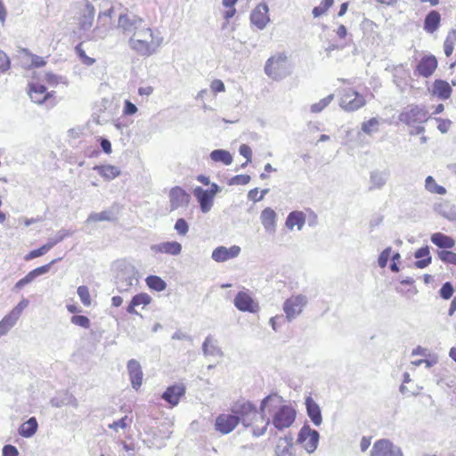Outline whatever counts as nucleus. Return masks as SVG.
<instances>
[{
    "instance_id": "obj_1",
    "label": "nucleus",
    "mask_w": 456,
    "mask_h": 456,
    "mask_svg": "<svg viewBox=\"0 0 456 456\" xmlns=\"http://www.w3.org/2000/svg\"><path fill=\"white\" fill-rule=\"evenodd\" d=\"M251 428L256 436H262L267 429L269 419L259 412L249 402H237L231 408V413L219 414L215 421V429L222 435L232 432L240 422Z\"/></svg>"
},
{
    "instance_id": "obj_2",
    "label": "nucleus",
    "mask_w": 456,
    "mask_h": 456,
    "mask_svg": "<svg viewBox=\"0 0 456 456\" xmlns=\"http://www.w3.org/2000/svg\"><path fill=\"white\" fill-rule=\"evenodd\" d=\"M263 410L267 409L272 413V421L273 426L282 430L289 428L296 419L295 409L286 404L283 398L277 394H272L266 396L261 404Z\"/></svg>"
},
{
    "instance_id": "obj_3",
    "label": "nucleus",
    "mask_w": 456,
    "mask_h": 456,
    "mask_svg": "<svg viewBox=\"0 0 456 456\" xmlns=\"http://www.w3.org/2000/svg\"><path fill=\"white\" fill-rule=\"evenodd\" d=\"M163 43L160 33H155L147 24L128 39V45L141 56L149 57L156 53Z\"/></svg>"
},
{
    "instance_id": "obj_4",
    "label": "nucleus",
    "mask_w": 456,
    "mask_h": 456,
    "mask_svg": "<svg viewBox=\"0 0 456 456\" xmlns=\"http://www.w3.org/2000/svg\"><path fill=\"white\" fill-rule=\"evenodd\" d=\"M265 74L272 79L279 81L291 73V64L284 53L270 57L265 66Z\"/></svg>"
},
{
    "instance_id": "obj_5",
    "label": "nucleus",
    "mask_w": 456,
    "mask_h": 456,
    "mask_svg": "<svg viewBox=\"0 0 456 456\" xmlns=\"http://www.w3.org/2000/svg\"><path fill=\"white\" fill-rule=\"evenodd\" d=\"M147 25L146 20L134 12L126 9L118 19V28L121 34L128 39L131 38L139 29Z\"/></svg>"
},
{
    "instance_id": "obj_6",
    "label": "nucleus",
    "mask_w": 456,
    "mask_h": 456,
    "mask_svg": "<svg viewBox=\"0 0 456 456\" xmlns=\"http://www.w3.org/2000/svg\"><path fill=\"white\" fill-rule=\"evenodd\" d=\"M399 120L407 126L422 124L428 120V111L424 107L410 105L405 110L400 113Z\"/></svg>"
},
{
    "instance_id": "obj_7",
    "label": "nucleus",
    "mask_w": 456,
    "mask_h": 456,
    "mask_svg": "<svg viewBox=\"0 0 456 456\" xmlns=\"http://www.w3.org/2000/svg\"><path fill=\"white\" fill-rule=\"evenodd\" d=\"M307 303L306 297L303 295H292L283 304V311L288 320L300 314Z\"/></svg>"
},
{
    "instance_id": "obj_8",
    "label": "nucleus",
    "mask_w": 456,
    "mask_h": 456,
    "mask_svg": "<svg viewBox=\"0 0 456 456\" xmlns=\"http://www.w3.org/2000/svg\"><path fill=\"white\" fill-rule=\"evenodd\" d=\"M370 456H403L401 449L388 439L376 441L371 448Z\"/></svg>"
},
{
    "instance_id": "obj_9",
    "label": "nucleus",
    "mask_w": 456,
    "mask_h": 456,
    "mask_svg": "<svg viewBox=\"0 0 456 456\" xmlns=\"http://www.w3.org/2000/svg\"><path fill=\"white\" fill-rule=\"evenodd\" d=\"M297 441L307 452H312L317 447L319 433L309 426H304L298 434Z\"/></svg>"
},
{
    "instance_id": "obj_10",
    "label": "nucleus",
    "mask_w": 456,
    "mask_h": 456,
    "mask_svg": "<svg viewBox=\"0 0 456 456\" xmlns=\"http://www.w3.org/2000/svg\"><path fill=\"white\" fill-rule=\"evenodd\" d=\"M234 305L241 312L256 313L258 303L254 300L248 290L240 291L234 297Z\"/></svg>"
},
{
    "instance_id": "obj_11",
    "label": "nucleus",
    "mask_w": 456,
    "mask_h": 456,
    "mask_svg": "<svg viewBox=\"0 0 456 456\" xmlns=\"http://www.w3.org/2000/svg\"><path fill=\"white\" fill-rule=\"evenodd\" d=\"M364 104V98L357 92L353 90L345 93L340 101V106L347 111L356 110L362 107Z\"/></svg>"
},
{
    "instance_id": "obj_12",
    "label": "nucleus",
    "mask_w": 456,
    "mask_h": 456,
    "mask_svg": "<svg viewBox=\"0 0 456 456\" xmlns=\"http://www.w3.org/2000/svg\"><path fill=\"white\" fill-rule=\"evenodd\" d=\"M111 12L112 10L109 9L99 14L98 21L101 22V25L96 26V28L93 30V39H103L108 36L110 29Z\"/></svg>"
},
{
    "instance_id": "obj_13",
    "label": "nucleus",
    "mask_w": 456,
    "mask_h": 456,
    "mask_svg": "<svg viewBox=\"0 0 456 456\" xmlns=\"http://www.w3.org/2000/svg\"><path fill=\"white\" fill-rule=\"evenodd\" d=\"M268 11L266 4H260L251 12L250 20L259 29H264L270 20Z\"/></svg>"
},
{
    "instance_id": "obj_14",
    "label": "nucleus",
    "mask_w": 456,
    "mask_h": 456,
    "mask_svg": "<svg viewBox=\"0 0 456 456\" xmlns=\"http://www.w3.org/2000/svg\"><path fill=\"white\" fill-rule=\"evenodd\" d=\"M127 370L133 388L138 390L142 384V370L138 361L131 359L127 362Z\"/></svg>"
},
{
    "instance_id": "obj_15",
    "label": "nucleus",
    "mask_w": 456,
    "mask_h": 456,
    "mask_svg": "<svg viewBox=\"0 0 456 456\" xmlns=\"http://www.w3.org/2000/svg\"><path fill=\"white\" fill-rule=\"evenodd\" d=\"M240 253V248L239 246L233 245L230 248L220 246L212 252V258L216 262L220 263L234 258L238 256Z\"/></svg>"
},
{
    "instance_id": "obj_16",
    "label": "nucleus",
    "mask_w": 456,
    "mask_h": 456,
    "mask_svg": "<svg viewBox=\"0 0 456 456\" xmlns=\"http://www.w3.org/2000/svg\"><path fill=\"white\" fill-rule=\"evenodd\" d=\"M95 9L92 4L86 2L84 8L81 10L79 17V28L82 30H89L94 23Z\"/></svg>"
},
{
    "instance_id": "obj_17",
    "label": "nucleus",
    "mask_w": 456,
    "mask_h": 456,
    "mask_svg": "<svg viewBox=\"0 0 456 456\" xmlns=\"http://www.w3.org/2000/svg\"><path fill=\"white\" fill-rule=\"evenodd\" d=\"M185 394V387L183 385H174L167 388L163 393L162 398L167 402L171 406H175L180 402V399Z\"/></svg>"
},
{
    "instance_id": "obj_18",
    "label": "nucleus",
    "mask_w": 456,
    "mask_h": 456,
    "mask_svg": "<svg viewBox=\"0 0 456 456\" xmlns=\"http://www.w3.org/2000/svg\"><path fill=\"white\" fill-rule=\"evenodd\" d=\"M437 68V60L434 55H425L419 61L417 70L423 77H430Z\"/></svg>"
},
{
    "instance_id": "obj_19",
    "label": "nucleus",
    "mask_w": 456,
    "mask_h": 456,
    "mask_svg": "<svg viewBox=\"0 0 456 456\" xmlns=\"http://www.w3.org/2000/svg\"><path fill=\"white\" fill-rule=\"evenodd\" d=\"M390 176L388 169H375L370 173V190H380L387 183Z\"/></svg>"
},
{
    "instance_id": "obj_20",
    "label": "nucleus",
    "mask_w": 456,
    "mask_h": 456,
    "mask_svg": "<svg viewBox=\"0 0 456 456\" xmlns=\"http://www.w3.org/2000/svg\"><path fill=\"white\" fill-rule=\"evenodd\" d=\"M28 86L29 97L35 103L42 104L51 96V94L46 93V87L44 85L30 83Z\"/></svg>"
},
{
    "instance_id": "obj_21",
    "label": "nucleus",
    "mask_w": 456,
    "mask_h": 456,
    "mask_svg": "<svg viewBox=\"0 0 456 456\" xmlns=\"http://www.w3.org/2000/svg\"><path fill=\"white\" fill-rule=\"evenodd\" d=\"M57 260L56 259H53L52 260L50 263H48L47 265H42L40 267H37L32 271H30L25 277H23L22 279H20L16 284H15V288L17 289H20L22 288L24 285L31 282L36 277L39 276V275H42L44 273H46L49 272L50 270V267L52 266V265H53Z\"/></svg>"
},
{
    "instance_id": "obj_22",
    "label": "nucleus",
    "mask_w": 456,
    "mask_h": 456,
    "mask_svg": "<svg viewBox=\"0 0 456 456\" xmlns=\"http://www.w3.org/2000/svg\"><path fill=\"white\" fill-rule=\"evenodd\" d=\"M151 250L155 253L176 256L180 254L182 246L176 241H167L151 246Z\"/></svg>"
},
{
    "instance_id": "obj_23",
    "label": "nucleus",
    "mask_w": 456,
    "mask_h": 456,
    "mask_svg": "<svg viewBox=\"0 0 456 456\" xmlns=\"http://www.w3.org/2000/svg\"><path fill=\"white\" fill-rule=\"evenodd\" d=\"M20 314V309L17 307L12 309L7 315H5L0 322V337L5 335L8 330L13 327L18 321Z\"/></svg>"
},
{
    "instance_id": "obj_24",
    "label": "nucleus",
    "mask_w": 456,
    "mask_h": 456,
    "mask_svg": "<svg viewBox=\"0 0 456 456\" xmlns=\"http://www.w3.org/2000/svg\"><path fill=\"white\" fill-rule=\"evenodd\" d=\"M452 87L445 80L436 79L433 83L432 94L441 100H447L452 94Z\"/></svg>"
},
{
    "instance_id": "obj_25",
    "label": "nucleus",
    "mask_w": 456,
    "mask_h": 456,
    "mask_svg": "<svg viewBox=\"0 0 456 456\" xmlns=\"http://www.w3.org/2000/svg\"><path fill=\"white\" fill-rule=\"evenodd\" d=\"M151 302V297L147 293H139L134 296L126 308V312L131 314H138L136 307L142 305L145 307Z\"/></svg>"
},
{
    "instance_id": "obj_26",
    "label": "nucleus",
    "mask_w": 456,
    "mask_h": 456,
    "mask_svg": "<svg viewBox=\"0 0 456 456\" xmlns=\"http://www.w3.org/2000/svg\"><path fill=\"white\" fill-rule=\"evenodd\" d=\"M305 405L307 410V414L310 417L313 423L316 426L321 425L322 421L321 409L316 402L311 397L308 396L305 399Z\"/></svg>"
},
{
    "instance_id": "obj_27",
    "label": "nucleus",
    "mask_w": 456,
    "mask_h": 456,
    "mask_svg": "<svg viewBox=\"0 0 456 456\" xmlns=\"http://www.w3.org/2000/svg\"><path fill=\"white\" fill-rule=\"evenodd\" d=\"M440 22H441L440 13L436 10H432L425 17L424 29L428 33L432 34L438 29V28L440 26Z\"/></svg>"
},
{
    "instance_id": "obj_28",
    "label": "nucleus",
    "mask_w": 456,
    "mask_h": 456,
    "mask_svg": "<svg viewBox=\"0 0 456 456\" xmlns=\"http://www.w3.org/2000/svg\"><path fill=\"white\" fill-rule=\"evenodd\" d=\"M221 188L216 183H211L210 187L207 190L197 186L193 190V194L197 200H213Z\"/></svg>"
},
{
    "instance_id": "obj_29",
    "label": "nucleus",
    "mask_w": 456,
    "mask_h": 456,
    "mask_svg": "<svg viewBox=\"0 0 456 456\" xmlns=\"http://www.w3.org/2000/svg\"><path fill=\"white\" fill-rule=\"evenodd\" d=\"M430 240L433 244L440 248H452L455 245V240L452 237L442 232L433 233Z\"/></svg>"
},
{
    "instance_id": "obj_30",
    "label": "nucleus",
    "mask_w": 456,
    "mask_h": 456,
    "mask_svg": "<svg viewBox=\"0 0 456 456\" xmlns=\"http://www.w3.org/2000/svg\"><path fill=\"white\" fill-rule=\"evenodd\" d=\"M414 256L418 259L415 262V266L417 268H420V269L425 268L431 263L432 257L430 256L428 247H422V248H419L415 252Z\"/></svg>"
},
{
    "instance_id": "obj_31",
    "label": "nucleus",
    "mask_w": 456,
    "mask_h": 456,
    "mask_svg": "<svg viewBox=\"0 0 456 456\" xmlns=\"http://www.w3.org/2000/svg\"><path fill=\"white\" fill-rule=\"evenodd\" d=\"M38 425L37 419L31 417L19 428V434L23 437L32 436L37 430Z\"/></svg>"
},
{
    "instance_id": "obj_32",
    "label": "nucleus",
    "mask_w": 456,
    "mask_h": 456,
    "mask_svg": "<svg viewBox=\"0 0 456 456\" xmlns=\"http://www.w3.org/2000/svg\"><path fill=\"white\" fill-rule=\"evenodd\" d=\"M305 215L302 212L299 211H294L291 212L286 221V225L289 229H293L294 227H297V229H301L303 225L305 224Z\"/></svg>"
},
{
    "instance_id": "obj_33",
    "label": "nucleus",
    "mask_w": 456,
    "mask_h": 456,
    "mask_svg": "<svg viewBox=\"0 0 456 456\" xmlns=\"http://www.w3.org/2000/svg\"><path fill=\"white\" fill-rule=\"evenodd\" d=\"M94 169L97 170L98 174L107 180H112L120 175L118 167L111 165L95 166Z\"/></svg>"
},
{
    "instance_id": "obj_34",
    "label": "nucleus",
    "mask_w": 456,
    "mask_h": 456,
    "mask_svg": "<svg viewBox=\"0 0 456 456\" xmlns=\"http://www.w3.org/2000/svg\"><path fill=\"white\" fill-rule=\"evenodd\" d=\"M60 240H50L48 241L46 244L43 245L42 247H40L39 248H37V249H34V250H31L29 253H28L25 256H24V260L25 261H29V260H32L36 257H39L43 255H45V253H47L54 245H56L58 243Z\"/></svg>"
},
{
    "instance_id": "obj_35",
    "label": "nucleus",
    "mask_w": 456,
    "mask_h": 456,
    "mask_svg": "<svg viewBox=\"0 0 456 456\" xmlns=\"http://www.w3.org/2000/svg\"><path fill=\"white\" fill-rule=\"evenodd\" d=\"M210 158L215 162H221L227 166L232 162V154L228 151L222 149L212 151L210 153Z\"/></svg>"
},
{
    "instance_id": "obj_36",
    "label": "nucleus",
    "mask_w": 456,
    "mask_h": 456,
    "mask_svg": "<svg viewBox=\"0 0 456 456\" xmlns=\"http://www.w3.org/2000/svg\"><path fill=\"white\" fill-rule=\"evenodd\" d=\"M276 214L271 208H265L261 214V222L266 230H273L275 225Z\"/></svg>"
},
{
    "instance_id": "obj_37",
    "label": "nucleus",
    "mask_w": 456,
    "mask_h": 456,
    "mask_svg": "<svg viewBox=\"0 0 456 456\" xmlns=\"http://www.w3.org/2000/svg\"><path fill=\"white\" fill-rule=\"evenodd\" d=\"M146 284L150 289L159 292L163 291L167 287L166 282L160 277L156 275L147 277Z\"/></svg>"
},
{
    "instance_id": "obj_38",
    "label": "nucleus",
    "mask_w": 456,
    "mask_h": 456,
    "mask_svg": "<svg viewBox=\"0 0 456 456\" xmlns=\"http://www.w3.org/2000/svg\"><path fill=\"white\" fill-rule=\"evenodd\" d=\"M455 41H456V30L452 29L448 33V35L444 40V53L447 57L452 55L453 49H454Z\"/></svg>"
},
{
    "instance_id": "obj_39",
    "label": "nucleus",
    "mask_w": 456,
    "mask_h": 456,
    "mask_svg": "<svg viewBox=\"0 0 456 456\" xmlns=\"http://www.w3.org/2000/svg\"><path fill=\"white\" fill-rule=\"evenodd\" d=\"M425 187L426 189L433 193H436L439 195H444L446 192V190L444 187L436 184L435 179L432 176H428L425 182Z\"/></svg>"
},
{
    "instance_id": "obj_40",
    "label": "nucleus",
    "mask_w": 456,
    "mask_h": 456,
    "mask_svg": "<svg viewBox=\"0 0 456 456\" xmlns=\"http://www.w3.org/2000/svg\"><path fill=\"white\" fill-rule=\"evenodd\" d=\"M379 122L376 118H371L362 124V131L370 135L372 133L378 132Z\"/></svg>"
},
{
    "instance_id": "obj_41",
    "label": "nucleus",
    "mask_w": 456,
    "mask_h": 456,
    "mask_svg": "<svg viewBox=\"0 0 456 456\" xmlns=\"http://www.w3.org/2000/svg\"><path fill=\"white\" fill-rule=\"evenodd\" d=\"M334 4V0H322L320 5L313 9L314 17L317 18L324 14Z\"/></svg>"
},
{
    "instance_id": "obj_42",
    "label": "nucleus",
    "mask_w": 456,
    "mask_h": 456,
    "mask_svg": "<svg viewBox=\"0 0 456 456\" xmlns=\"http://www.w3.org/2000/svg\"><path fill=\"white\" fill-rule=\"evenodd\" d=\"M437 256L439 259L444 264L456 265V253L450 250L438 251Z\"/></svg>"
},
{
    "instance_id": "obj_43",
    "label": "nucleus",
    "mask_w": 456,
    "mask_h": 456,
    "mask_svg": "<svg viewBox=\"0 0 456 456\" xmlns=\"http://www.w3.org/2000/svg\"><path fill=\"white\" fill-rule=\"evenodd\" d=\"M77 295L85 306H90L92 305L89 289L86 286H79L77 288Z\"/></svg>"
},
{
    "instance_id": "obj_44",
    "label": "nucleus",
    "mask_w": 456,
    "mask_h": 456,
    "mask_svg": "<svg viewBox=\"0 0 456 456\" xmlns=\"http://www.w3.org/2000/svg\"><path fill=\"white\" fill-rule=\"evenodd\" d=\"M334 95L330 94L327 97L322 99L320 102L311 105V111L313 113H319L324 110L333 100Z\"/></svg>"
},
{
    "instance_id": "obj_45",
    "label": "nucleus",
    "mask_w": 456,
    "mask_h": 456,
    "mask_svg": "<svg viewBox=\"0 0 456 456\" xmlns=\"http://www.w3.org/2000/svg\"><path fill=\"white\" fill-rule=\"evenodd\" d=\"M70 322L76 326L89 329L91 326L90 320L85 315L75 314L71 317Z\"/></svg>"
},
{
    "instance_id": "obj_46",
    "label": "nucleus",
    "mask_w": 456,
    "mask_h": 456,
    "mask_svg": "<svg viewBox=\"0 0 456 456\" xmlns=\"http://www.w3.org/2000/svg\"><path fill=\"white\" fill-rule=\"evenodd\" d=\"M202 347H203V351L206 354L213 355L217 351V348L216 346V340L211 337H208L205 339Z\"/></svg>"
},
{
    "instance_id": "obj_47",
    "label": "nucleus",
    "mask_w": 456,
    "mask_h": 456,
    "mask_svg": "<svg viewBox=\"0 0 456 456\" xmlns=\"http://www.w3.org/2000/svg\"><path fill=\"white\" fill-rule=\"evenodd\" d=\"M110 214L106 211H102L100 213H94L90 215L87 218L88 223H96L101 221H110L111 220Z\"/></svg>"
},
{
    "instance_id": "obj_48",
    "label": "nucleus",
    "mask_w": 456,
    "mask_h": 456,
    "mask_svg": "<svg viewBox=\"0 0 456 456\" xmlns=\"http://www.w3.org/2000/svg\"><path fill=\"white\" fill-rule=\"evenodd\" d=\"M76 52L84 64L91 66L95 62L94 58L86 55L85 50L81 47V44L76 46Z\"/></svg>"
},
{
    "instance_id": "obj_49",
    "label": "nucleus",
    "mask_w": 456,
    "mask_h": 456,
    "mask_svg": "<svg viewBox=\"0 0 456 456\" xmlns=\"http://www.w3.org/2000/svg\"><path fill=\"white\" fill-rule=\"evenodd\" d=\"M170 200H183L188 199L190 195L181 187H175L169 192Z\"/></svg>"
},
{
    "instance_id": "obj_50",
    "label": "nucleus",
    "mask_w": 456,
    "mask_h": 456,
    "mask_svg": "<svg viewBox=\"0 0 456 456\" xmlns=\"http://www.w3.org/2000/svg\"><path fill=\"white\" fill-rule=\"evenodd\" d=\"M391 252H392V249L391 248H385L379 255V259H378V262H379V265L381 267V268H384L387 266V262H388V259L390 258L391 256Z\"/></svg>"
},
{
    "instance_id": "obj_51",
    "label": "nucleus",
    "mask_w": 456,
    "mask_h": 456,
    "mask_svg": "<svg viewBox=\"0 0 456 456\" xmlns=\"http://www.w3.org/2000/svg\"><path fill=\"white\" fill-rule=\"evenodd\" d=\"M250 181V176L248 175H237L232 177L228 183L230 185L233 184H247Z\"/></svg>"
},
{
    "instance_id": "obj_52",
    "label": "nucleus",
    "mask_w": 456,
    "mask_h": 456,
    "mask_svg": "<svg viewBox=\"0 0 456 456\" xmlns=\"http://www.w3.org/2000/svg\"><path fill=\"white\" fill-rule=\"evenodd\" d=\"M131 422L132 419H129L127 416H125L120 419L114 421L112 424H110L109 428L114 430H117L118 428H126Z\"/></svg>"
},
{
    "instance_id": "obj_53",
    "label": "nucleus",
    "mask_w": 456,
    "mask_h": 456,
    "mask_svg": "<svg viewBox=\"0 0 456 456\" xmlns=\"http://www.w3.org/2000/svg\"><path fill=\"white\" fill-rule=\"evenodd\" d=\"M240 154L247 159V161L241 165L242 167H246L251 161L252 151L247 144H241L239 149Z\"/></svg>"
},
{
    "instance_id": "obj_54",
    "label": "nucleus",
    "mask_w": 456,
    "mask_h": 456,
    "mask_svg": "<svg viewBox=\"0 0 456 456\" xmlns=\"http://www.w3.org/2000/svg\"><path fill=\"white\" fill-rule=\"evenodd\" d=\"M453 291L454 289L452 285L450 282H445L440 289V296L444 299H449L452 297Z\"/></svg>"
},
{
    "instance_id": "obj_55",
    "label": "nucleus",
    "mask_w": 456,
    "mask_h": 456,
    "mask_svg": "<svg viewBox=\"0 0 456 456\" xmlns=\"http://www.w3.org/2000/svg\"><path fill=\"white\" fill-rule=\"evenodd\" d=\"M11 61L9 57L0 50V72H5L10 69Z\"/></svg>"
},
{
    "instance_id": "obj_56",
    "label": "nucleus",
    "mask_w": 456,
    "mask_h": 456,
    "mask_svg": "<svg viewBox=\"0 0 456 456\" xmlns=\"http://www.w3.org/2000/svg\"><path fill=\"white\" fill-rule=\"evenodd\" d=\"M175 229L179 234L185 235L188 232V224L184 219L179 218L175 224Z\"/></svg>"
},
{
    "instance_id": "obj_57",
    "label": "nucleus",
    "mask_w": 456,
    "mask_h": 456,
    "mask_svg": "<svg viewBox=\"0 0 456 456\" xmlns=\"http://www.w3.org/2000/svg\"><path fill=\"white\" fill-rule=\"evenodd\" d=\"M211 90L215 93L224 92L225 89L224 84L220 79H215L210 85Z\"/></svg>"
},
{
    "instance_id": "obj_58",
    "label": "nucleus",
    "mask_w": 456,
    "mask_h": 456,
    "mask_svg": "<svg viewBox=\"0 0 456 456\" xmlns=\"http://www.w3.org/2000/svg\"><path fill=\"white\" fill-rule=\"evenodd\" d=\"M3 456H19V452L15 446L7 444L3 448Z\"/></svg>"
},
{
    "instance_id": "obj_59",
    "label": "nucleus",
    "mask_w": 456,
    "mask_h": 456,
    "mask_svg": "<svg viewBox=\"0 0 456 456\" xmlns=\"http://www.w3.org/2000/svg\"><path fill=\"white\" fill-rule=\"evenodd\" d=\"M276 454L277 456H294L292 447L290 445H287L283 448L277 446Z\"/></svg>"
},
{
    "instance_id": "obj_60",
    "label": "nucleus",
    "mask_w": 456,
    "mask_h": 456,
    "mask_svg": "<svg viewBox=\"0 0 456 456\" xmlns=\"http://www.w3.org/2000/svg\"><path fill=\"white\" fill-rule=\"evenodd\" d=\"M452 122L449 119H440L437 129L442 133L445 134L449 131Z\"/></svg>"
},
{
    "instance_id": "obj_61",
    "label": "nucleus",
    "mask_w": 456,
    "mask_h": 456,
    "mask_svg": "<svg viewBox=\"0 0 456 456\" xmlns=\"http://www.w3.org/2000/svg\"><path fill=\"white\" fill-rule=\"evenodd\" d=\"M99 141L102 151L105 153L110 154L111 152V143L110 140L104 137H100Z\"/></svg>"
},
{
    "instance_id": "obj_62",
    "label": "nucleus",
    "mask_w": 456,
    "mask_h": 456,
    "mask_svg": "<svg viewBox=\"0 0 456 456\" xmlns=\"http://www.w3.org/2000/svg\"><path fill=\"white\" fill-rule=\"evenodd\" d=\"M46 61L44 60V58L37 56V55H32L31 58V65L36 68H40L45 66Z\"/></svg>"
},
{
    "instance_id": "obj_63",
    "label": "nucleus",
    "mask_w": 456,
    "mask_h": 456,
    "mask_svg": "<svg viewBox=\"0 0 456 456\" xmlns=\"http://www.w3.org/2000/svg\"><path fill=\"white\" fill-rule=\"evenodd\" d=\"M137 111V107L129 101H126L124 112L127 115H133Z\"/></svg>"
},
{
    "instance_id": "obj_64",
    "label": "nucleus",
    "mask_w": 456,
    "mask_h": 456,
    "mask_svg": "<svg viewBox=\"0 0 456 456\" xmlns=\"http://www.w3.org/2000/svg\"><path fill=\"white\" fill-rule=\"evenodd\" d=\"M45 80L47 81V83L51 86H55L58 84L59 82V77L53 74V73H47L45 75Z\"/></svg>"
}]
</instances>
